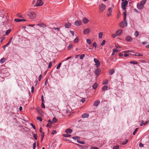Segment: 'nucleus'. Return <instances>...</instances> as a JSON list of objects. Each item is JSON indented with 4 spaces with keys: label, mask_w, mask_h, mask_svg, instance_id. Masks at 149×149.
Instances as JSON below:
<instances>
[{
    "label": "nucleus",
    "mask_w": 149,
    "mask_h": 149,
    "mask_svg": "<svg viewBox=\"0 0 149 149\" xmlns=\"http://www.w3.org/2000/svg\"><path fill=\"white\" fill-rule=\"evenodd\" d=\"M119 25L120 26L121 28H123L125 26V24L123 22H121Z\"/></svg>",
    "instance_id": "a211bd4d"
},
{
    "label": "nucleus",
    "mask_w": 149,
    "mask_h": 149,
    "mask_svg": "<svg viewBox=\"0 0 149 149\" xmlns=\"http://www.w3.org/2000/svg\"><path fill=\"white\" fill-rule=\"evenodd\" d=\"M42 77V75H40L39 77L38 80L39 81H40L41 80V79Z\"/></svg>",
    "instance_id": "13d9d810"
},
{
    "label": "nucleus",
    "mask_w": 149,
    "mask_h": 149,
    "mask_svg": "<svg viewBox=\"0 0 149 149\" xmlns=\"http://www.w3.org/2000/svg\"><path fill=\"white\" fill-rule=\"evenodd\" d=\"M91 31L90 29H86L84 30L83 33L84 34H88Z\"/></svg>",
    "instance_id": "39448f33"
},
{
    "label": "nucleus",
    "mask_w": 149,
    "mask_h": 149,
    "mask_svg": "<svg viewBox=\"0 0 149 149\" xmlns=\"http://www.w3.org/2000/svg\"><path fill=\"white\" fill-rule=\"evenodd\" d=\"M36 119H37L38 120H39V121L40 122L42 121V118L40 117H37Z\"/></svg>",
    "instance_id": "7c9ffc66"
},
{
    "label": "nucleus",
    "mask_w": 149,
    "mask_h": 149,
    "mask_svg": "<svg viewBox=\"0 0 149 149\" xmlns=\"http://www.w3.org/2000/svg\"><path fill=\"white\" fill-rule=\"evenodd\" d=\"M36 146V142H35L33 144V149H35Z\"/></svg>",
    "instance_id": "5fc2aeb1"
},
{
    "label": "nucleus",
    "mask_w": 149,
    "mask_h": 149,
    "mask_svg": "<svg viewBox=\"0 0 149 149\" xmlns=\"http://www.w3.org/2000/svg\"><path fill=\"white\" fill-rule=\"evenodd\" d=\"M105 41L104 40H103V41L101 43V45L102 46L103 45H104L105 44Z\"/></svg>",
    "instance_id": "09e8293b"
},
{
    "label": "nucleus",
    "mask_w": 149,
    "mask_h": 149,
    "mask_svg": "<svg viewBox=\"0 0 149 149\" xmlns=\"http://www.w3.org/2000/svg\"><path fill=\"white\" fill-rule=\"evenodd\" d=\"M33 136L34 137V138H35V139H36V140H37V135L36 134H33Z\"/></svg>",
    "instance_id": "052dcab7"
},
{
    "label": "nucleus",
    "mask_w": 149,
    "mask_h": 149,
    "mask_svg": "<svg viewBox=\"0 0 149 149\" xmlns=\"http://www.w3.org/2000/svg\"><path fill=\"white\" fill-rule=\"evenodd\" d=\"M30 125L34 129H35V127L33 124L31 123Z\"/></svg>",
    "instance_id": "338daca9"
},
{
    "label": "nucleus",
    "mask_w": 149,
    "mask_h": 149,
    "mask_svg": "<svg viewBox=\"0 0 149 149\" xmlns=\"http://www.w3.org/2000/svg\"><path fill=\"white\" fill-rule=\"evenodd\" d=\"M91 149H97V148L95 147H92L91 148Z\"/></svg>",
    "instance_id": "774afa93"
},
{
    "label": "nucleus",
    "mask_w": 149,
    "mask_h": 149,
    "mask_svg": "<svg viewBox=\"0 0 149 149\" xmlns=\"http://www.w3.org/2000/svg\"><path fill=\"white\" fill-rule=\"evenodd\" d=\"M37 25L41 27L45 28L47 26L46 25L43 23H40L38 24Z\"/></svg>",
    "instance_id": "0eeeda50"
},
{
    "label": "nucleus",
    "mask_w": 149,
    "mask_h": 149,
    "mask_svg": "<svg viewBox=\"0 0 149 149\" xmlns=\"http://www.w3.org/2000/svg\"><path fill=\"white\" fill-rule=\"evenodd\" d=\"M84 56H85V55L83 54L80 56V58L81 59H82L84 57Z\"/></svg>",
    "instance_id": "a19ab883"
},
{
    "label": "nucleus",
    "mask_w": 149,
    "mask_h": 149,
    "mask_svg": "<svg viewBox=\"0 0 149 149\" xmlns=\"http://www.w3.org/2000/svg\"><path fill=\"white\" fill-rule=\"evenodd\" d=\"M137 63L138 62L136 61H131V64H137Z\"/></svg>",
    "instance_id": "bb28decb"
},
{
    "label": "nucleus",
    "mask_w": 149,
    "mask_h": 149,
    "mask_svg": "<svg viewBox=\"0 0 149 149\" xmlns=\"http://www.w3.org/2000/svg\"><path fill=\"white\" fill-rule=\"evenodd\" d=\"M79 41V38L78 37L76 38L74 40V42L75 43H77Z\"/></svg>",
    "instance_id": "b1692460"
},
{
    "label": "nucleus",
    "mask_w": 149,
    "mask_h": 149,
    "mask_svg": "<svg viewBox=\"0 0 149 149\" xmlns=\"http://www.w3.org/2000/svg\"><path fill=\"white\" fill-rule=\"evenodd\" d=\"M86 42H87L88 44H91V40L90 39H87L86 40Z\"/></svg>",
    "instance_id": "a878e982"
},
{
    "label": "nucleus",
    "mask_w": 149,
    "mask_h": 149,
    "mask_svg": "<svg viewBox=\"0 0 149 149\" xmlns=\"http://www.w3.org/2000/svg\"><path fill=\"white\" fill-rule=\"evenodd\" d=\"M52 62H50V63H49V64L48 66V68H51V67L52 65Z\"/></svg>",
    "instance_id": "37998d69"
},
{
    "label": "nucleus",
    "mask_w": 149,
    "mask_h": 149,
    "mask_svg": "<svg viewBox=\"0 0 149 149\" xmlns=\"http://www.w3.org/2000/svg\"><path fill=\"white\" fill-rule=\"evenodd\" d=\"M56 130H54L52 131V133H51V134H56Z\"/></svg>",
    "instance_id": "8fccbe9b"
},
{
    "label": "nucleus",
    "mask_w": 149,
    "mask_h": 149,
    "mask_svg": "<svg viewBox=\"0 0 149 149\" xmlns=\"http://www.w3.org/2000/svg\"><path fill=\"white\" fill-rule=\"evenodd\" d=\"M34 90V87L33 86H32L31 88V92L32 93L33 92Z\"/></svg>",
    "instance_id": "680f3d73"
},
{
    "label": "nucleus",
    "mask_w": 149,
    "mask_h": 149,
    "mask_svg": "<svg viewBox=\"0 0 149 149\" xmlns=\"http://www.w3.org/2000/svg\"><path fill=\"white\" fill-rule=\"evenodd\" d=\"M100 72V70L99 68H97V69L95 70V73L96 75H98Z\"/></svg>",
    "instance_id": "ddd939ff"
},
{
    "label": "nucleus",
    "mask_w": 149,
    "mask_h": 149,
    "mask_svg": "<svg viewBox=\"0 0 149 149\" xmlns=\"http://www.w3.org/2000/svg\"><path fill=\"white\" fill-rule=\"evenodd\" d=\"M63 136L65 137H70L71 135L70 134H64L63 135Z\"/></svg>",
    "instance_id": "c9c22d12"
},
{
    "label": "nucleus",
    "mask_w": 149,
    "mask_h": 149,
    "mask_svg": "<svg viewBox=\"0 0 149 149\" xmlns=\"http://www.w3.org/2000/svg\"><path fill=\"white\" fill-rule=\"evenodd\" d=\"M131 55H134L136 56H143L142 54H140L139 53H138L136 52V53H135L134 54H132V51H131Z\"/></svg>",
    "instance_id": "9b49d317"
},
{
    "label": "nucleus",
    "mask_w": 149,
    "mask_h": 149,
    "mask_svg": "<svg viewBox=\"0 0 149 149\" xmlns=\"http://www.w3.org/2000/svg\"><path fill=\"white\" fill-rule=\"evenodd\" d=\"M122 30L120 29L116 31V34H117L118 36L120 35L122 33Z\"/></svg>",
    "instance_id": "1a4fd4ad"
},
{
    "label": "nucleus",
    "mask_w": 149,
    "mask_h": 149,
    "mask_svg": "<svg viewBox=\"0 0 149 149\" xmlns=\"http://www.w3.org/2000/svg\"><path fill=\"white\" fill-rule=\"evenodd\" d=\"M81 24V22L80 20H77L75 21L74 23L75 25L77 26H79Z\"/></svg>",
    "instance_id": "6e6552de"
},
{
    "label": "nucleus",
    "mask_w": 149,
    "mask_h": 149,
    "mask_svg": "<svg viewBox=\"0 0 149 149\" xmlns=\"http://www.w3.org/2000/svg\"><path fill=\"white\" fill-rule=\"evenodd\" d=\"M114 72V70L113 69L111 70H110L109 72V74L110 75H112Z\"/></svg>",
    "instance_id": "4be33fe9"
},
{
    "label": "nucleus",
    "mask_w": 149,
    "mask_h": 149,
    "mask_svg": "<svg viewBox=\"0 0 149 149\" xmlns=\"http://www.w3.org/2000/svg\"><path fill=\"white\" fill-rule=\"evenodd\" d=\"M94 62L95 63H97L99 62L98 60L96 58H95L94 59Z\"/></svg>",
    "instance_id": "58836bf2"
},
{
    "label": "nucleus",
    "mask_w": 149,
    "mask_h": 149,
    "mask_svg": "<svg viewBox=\"0 0 149 149\" xmlns=\"http://www.w3.org/2000/svg\"><path fill=\"white\" fill-rule=\"evenodd\" d=\"M139 32L137 31H136V32L134 33V36H135L136 37H137L139 35Z\"/></svg>",
    "instance_id": "4c0bfd02"
},
{
    "label": "nucleus",
    "mask_w": 149,
    "mask_h": 149,
    "mask_svg": "<svg viewBox=\"0 0 149 149\" xmlns=\"http://www.w3.org/2000/svg\"><path fill=\"white\" fill-rule=\"evenodd\" d=\"M128 3V1L127 0H125L123 2L121 3V8L123 10V11L124 10V12L126 13V7Z\"/></svg>",
    "instance_id": "f03ea898"
},
{
    "label": "nucleus",
    "mask_w": 149,
    "mask_h": 149,
    "mask_svg": "<svg viewBox=\"0 0 149 149\" xmlns=\"http://www.w3.org/2000/svg\"><path fill=\"white\" fill-rule=\"evenodd\" d=\"M146 0H143L141 1L140 4L144 6V5L145 4L146 2Z\"/></svg>",
    "instance_id": "aec40b11"
},
{
    "label": "nucleus",
    "mask_w": 149,
    "mask_h": 149,
    "mask_svg": "<svg viewBox=\"0 0 149 149\" xmlns=\"http://www.w3.org/2000/svg\"><path fill=\"white\" fill-rule=\"evenodd\" d=\"M144 124V121L143 120L142 121L141 124L140 125V126H141L143 124Z\"/></svg>",
    "instance_id": "0e129e2a"
},
{
    "label": "nucleus",
    "mask_w": 149,
    "mask_h": 149,
    "mask_svg": "<svg viewBox=\"0 0 149 149\" xmlns=\"http://www.w3.org/2000/svg\"><path fill=\"white\" fill-rule=\"evenodd\" d=\"M82 116L83 118H88L89 116V114L84 113L82 115Z\"/></svg>",
    "instance_id": "f3484780"
},
{
    "label": "nucleus",
    "mask_w": 149,
    "mask_h": 149,
    "mask_svg": "<svg viewBox=\"0 0 149 149\" xmlns=\"http://www.w3.org/2000/svg\"><path fill=\"white\" fill-rule=\"evenodd\" d=\"M72 45H69L68 47V49H70L72 47Z\"/></svg>",
    "instance_id": "6e6d98bb"
},
{
    "label": "nucleus",
    "mask_w": 149,
    "mask_h": 149,
    "mask_svg": "<svg viewBox=\"0 0 149 149\" xmlns=\"http://www.w3.org/2000/svg\"><path fill=\"white\" fill-rule=\"evenodd\" d=\"M144 7L141 4H138L137 5V8L139 9L142 10L143 8Z\"/></svg>",
    "instance_id": "9d476101"
},
{
    "label": "nucleus",
    "mask_w": 149,
    "mask_h": 149,
    "mask_svg": "<svg viewBox=\"0 0 149 149\" xmlns=\"http://www.w3.org/2000/svg\"><path fill=\"white\" fill-rule=\"evenodd\" d=\"M97 85L98 84L96 83L93 86V87L94 89H95L97 88Z\"/></svg>",
    "instance_id": "c85d7f7f"
},
{
    "label": "nucleus",
    "mask_w": 149,
    "mask_h": 149,
    "mask_svg": "<svg viewBox=\"0 0 149 149\" xmlns=\"http://www.w3.org/2000/svg\"><path fill=\"white\" fill-rule=\"evenodd\" d=\"M123 15L124 16L123 20L125 21V22L126 24V25L127 26V21L126 20V13L125 12H124L123 13Z\"/></svg>",
    "instance_id": "423d86ee"
},
{
    "label": "nucleus",
    "mask_w": 149,
    "mask_h": 149,
    "mask_svg": "<svg viewBox=\"0 0 149 149\" xmlns=\"http://www.w3.org/2000/svg\"><path fill=\"white\" fill-rule=\"evenodd\" d=\"M103 33L102 32L100 33L98 35L99 38H102V36Z\"/></svg>",
    "instance_id": "473e14b6"
},
{
    "label": "nucleus",
    "mask_w": 149,
    "mask_h": 149,
    "mask_svg": "<svg viewBox=\"0 0 149 149\" xmlns=\"http://www.w3.org/2000/svg\"><path fill=\"white\" fill-rule=\"evenodd\" d=\"M83 21L84 24H86L89 22L88 20L86 18L83 19Z\"/></svg>",
    "instance_id": "2eb2a0df"
},
{
    "label": "nucleus",
    "mask_w": 149,
    "mask_h": 149,
    "mask_svg": "<svg viewBox=\"0 0 149 149\" xmlns=\"http://www.w3.org/2000/svg\"><path fill=\"white\" fill-rule=\"evenodd\" d=\"M44 132H42V135H41V141H42L44 138Z\"/></svg>",
    "instance_id": "f704fd0d"
},
{
    "label": "nucleus",
    "mask_w": 149,
    "mask_h": 149,
    "mask_svg": "<svg viewBox=\"0 0 149 149\" xmlns=\"http://www.w3.org/2000/svg\"><path fill=\"white\" fill-rule=\"evenodd\" d=\"M77 142L80 144H84L85 143V142L84 141H81L79 140H77Z\"/></svg>",
    "instance_id": "393cba45"
},
{
    "label": "nucleus",
    "mask_w": 149,
    "mask_h": 149,
    "mask_svg": "<svg viewBox=\"0 0 149 149\" xmlns=\"http://www.w3.org/2000/svg\"><path fill=\"white\" fill-rule=\"evenodd\" d=\"M71 25L69 23H67L65 25V27L66 28H69L71 26Z\"/></svg>",
    "instance_id": "6ab92c4d"
},
{
    "label": "nucleus",
    "mask_w": 149,
    "mask_h": 149,
    "mask_svg": "<svg viewBox=\"0 0 149 149\" xmlns=\"http://www.w3.org/2000/svg\"><path fill=\"white\" fill-rule=\"evenodd\" d=\"M108 88V86L107 85H105L102 88V90L103 91H104L107 90Z\"/></svg>",
    "instance_id": "4468645a"
},
{
    "label": "nucleus",
    "mask_w": 149,
    "mask_h": 149,
    "mask_svg": "<svg viewBox=\"0 0 149 149\" xmlns=\"http://www.w3.org/2000/svg\"><path fill=\"white\" fill-rule=\"evenodd\" d=\"M72 139H74V140H76L77 139H80V138L78 136H73L72 137Z\"/></svg>",
    "instance_id": "2f4dec72"
},
{
    "label": "nucleus",
    "mask_w": 149,
    "mask_h": 149,
    "mask_svg": "<svg viewBox=\"0 0 149 149\" xmlns=\"http://www.w3.org/2000/svg\"><path fill=\"white\" fill-rule=\"evenodd\" d=\"M108 80H106L104 81L103 82V84H107L108 82Z\"/></svg>",
    "instance_id": "79ce46f5"
},
{
    "label": "nucleus",
    "mask_w": 149,
    "mask_h": 149,
    "mask_svg": "<svg viewBox=\"0 0 149 149\" xmlns=\"http://www.w3.org/2000/svg\"><path fill=\"white\" fill-rule=\"evenodd\" d=\"M42 0H37L36 5L34 6V7L41 6L43 5L44 3L42 1Z\"/></svg>",
    "instance_id": "20e7f679"
},
{
    "label": "nucleus",
    "mask_w": 149,
    "mask_h": 149,
    "mask_svg": "<svg viewBox=\"0 0 149 149\" xmlns=\"http://www.w3.org/2000/svg\"><path fill=\"white\" fill-rule=\"evenodd\" d=\"M14 21L16 22H21V19H14Z\"/></svg>",
    "instance_id": "72a5a7b5"
},
{
    "label": "nucleus",
    "mask_w": 149,
    "mask_h": 149,
    "mask_svg": "<svg viewBox=\"0 0 149 149\" xmlns=\"http://www.w3.org/2000/svg\"><path fill=\"white\" fill-rule=\"evenodd\" d=\"M57 121V119L55 117H54L52 119V121L54 123H56V122Z\"/></svg>",
    "instance_id": "e433bc0d"
},
{
    "label": "nucleus",
    "mask_w": 149,
    "mask_h": 149,
    "mask_svg": "<svg viewBox=\"0 0 149 149\" xmlns=\"http://www.w3.org/2000/svg\"><path fill=\"white\" fill-rule=\"evenodd\" d=\"M96 65L97 67H98L100 65V63L99 62L98 63H96Z\"/></svg>",
    "instance_id": "bf43d9fd"
},
{
    "label": "nucleus",
    "mask_w": 149,
    "mask_h": 149,
    "mask_svg": "<svg viewBox=\"0 0 149 149\" xmlns=\"http://www.w3.org/2000/svg\"><path fill=\"white\" fill-rule=\"evenodd\" d=\"M61 63H59L58 65H57V67H56V68L57 69H58L60 68L61 65Z\"/></svg>",
    "instance_id": "c03bdc74"
},
{
    "label": "nucleus",
    "mask_w": 149,
    "mask_h": 149,
    "mask_svg": "<svg viewBox=\"0 0 149 149\" xmlns=\"http://www.w3.org/2000/svg\"><path fill=\"white\" fill-rule=\"evenodd\" d=\"M72 130L70 129H68L65 131V132L67 134H70L72 132Z\"/></svg>",
    "instance_id": "f8f14e48"
},
{
    "label": "nucleus",
    "mask_w": 149,
    "mask_h": 149,
    "mask_svg": "<svg viewBox=\"0 0 149 149\" xmlns=\"http://www.w3.org/2000/svg\"><path fill=\"white\" fill-rule=\"evenodd\" d=\"M117 35V34H113L112 35V36L113 37V38H115V37H116Z\"/></svg>",
    "instance_id": "4d7b16f0"
},
{
    "label": "nucleus",
    "mask_w": 149,
    "mask_h": 149,
    "mask_svg": "<svg viewBox=\"0 0 149 149\" xmlns=\"http://www.w3.org/2000/svg\"><path fill=\"white\" fill-rule=\"evenodd\" d=\"M51 126H52V125H51V124H49V123H48V124L46 126H47V127H51Z\"/></svg>",
    "instance_id": "69168bd1"
},
{
    "label": "nucleus",
    "mask_w": 149,
    "mask_h": 149,
    "mask_svg": "<svg viewBox=\"0 0 149 149\" xmlns=\"http://www.w3.org/2000/svg\"><path fill=\"white\" fill-rule=\"evenodd\" d=\"M126 40L128 41H130V36H127L125 38Z\"/></svg>",
    "instance_id": "5701e85b"
},
{
    "label": "nucleus",
    "mask_w": 149,
    "mask_h": 149,
    "mask_svg": "<svg viewBox=\"0 0 149 149\" xmlns=\"http://www.w3.org/2000/svg\"><path fill=\"white\" fill-rule=\"evenodd\" d=\"M138 128H136L135 129V130H134V131L133 132V135H135V134H136V132H137V131L138 130Z\"/></svg>",
    "instance_id": "cd10ccee"
},
{
    "label": "nucleus",
    "mask_w": 149,
    "mask_h": 149,
    "mask_svg": "<svg viewBox=\"0 0 149 149\" xmlns=\"http://www.w3.org/2000/svg\"><path fill=\"white\" fill-rule=\"evenodd\" d=\"M112 9L111 8H109L108 9V12L110 14L112 13Z\"/></svg>",
    "instance_id": "c756f323"
},
{
    "label": "nucleus",
    "mask_w": 149,
    "mask_h": 149,
    "mask_svg": "<svg viewBox=\"0 0 149 149\" xmlns=\"http://www.w3.org/2000/svg\"><path fill=\"white\" fill-rule=\"evenodd\" d=\"M10 31L11 30L10 29L7 30L5 33L6 34V35H8L10 32Z\"/></svg>",
    "instance_id": "ea45409f"
},
{
    "label": "nucleus",
    "mask_w": 149,
    "mask_h": 149,
    "mask_svg": "<svg viewBox=\"0 0 149 149\" xmlns=\"http://www.w3.org/2000/svg\"><path fill=\"white\" fill-rule=\"evenodd\" d=\"M118 50L116 48L113 49V51L114 52H117L118 51Z\"/></svg>",
    "instance_id": "603ef678"
},
{
    "label": "nucleus",
    "mask_w": 149,
    "mask_h": 149,
    "mask_svg": "<svg viewBox=\"0 0 149 149\" xmlns=\"http://www.w3.org/2000/svg\"><path fill=\"white\" fill-rule=\"evenodd\" d=\"M17 16L20 18H22V15L20 13H18L17 14Z\"/></svg>",
    "instance_id": "49530a36"
},
{
    "label": "nucleus",
    "mask_w": 149,
    "mask_h": 149,
    "mask_svg": "<svg viewBox=\"0 0 149 149\" xmlns=\"http://www.w3.org/2000/svg\"><path fill=\"white\" fill-rule=\"evenodd\" d=\"M97 45L96 42H94L93 44V46L95 47H97Z\"/></svg>",
    "instance_id": "864d4df0"
},
{
    "label": "nucleus",
    "mask_w": 149,
    "mask_h": 149,
    "mask_svg": "<svg viewBox=\"0 0 149 149\" xmlns=\"http://www.w3.org/2000/svg\"><path fill=\"white\" fill-rule=\"evenodd\" d=\"M5 61V58H2L0 60V63H3Z\"/></svg>",
    "instance_id": "412c9836"
},
{
    "label": "nucleus",
    "mask_w": 149,
    "mask_h": 149,
    "mask_svg": "<svg viewBox=\"0 0 149 149\" xmlns=\"http://www.w3.org/2000/svg\"><path fill=\"white\" fill-rule=\"evenodd\" d=\"M41 107L43 108H45V107L44 104L43 103V102H42L41 104Z\"/></svg>",
    "instance_id": "3c124183"
},
{
    "label": "nucleus",
    "mask_w": 149,
    "mask_h": 149,
    "mask_svg": "<svg viewBox=\"0 0 149 149\" xmlns=\"http://www.w3.org/2000/svg\"><path fill=\"white\" fill-rule=\"evenodd\" d=\"M105 5L102 3L99 5V10L100 12H103L105 9Z\"/></svg>",
    "instance_id": "7ed1b4c3"
},
{
    "label": "nucleus",
    "mask_w": 149,
    "mask_h": 149,
    "mask_svg": "<svg viewBox=\"0 0 149 149\" xmlns=\"http://www.w3.org/2000/svg\"><path fill=\"white\" fill-rule=\"evenodd\" d=\"M128 140H126L125 141H123L122 143L123 145H125L128 142Z\"/></svg>",
    "instance_id": "de8ad7c7"
},
{
    "label": "nucleus",
    "mask_w": 149,
    "mask_h": 149,
    "mask_svg": "<svg viewBox=\"0 0 149 149\" xmlns=\"http://www.w3.org/2000/svg\"><path fill=\"white\" fill-rule=\"evenodd\" d=\"M139 146L140 147H143V144H142L141 143H140L139 144Z\"/></svg>",
    "instance_id": "e2e57ef3"
},
{
    "label": "nucleus",
    "mask_w": 149,
    "mask_h": 149,
    "mask_svg": "<svg viewBox=\"0 0 149 149\" xmlns=\"http://www.w3.org/2000/svg\"><path fill=\"white\" fill-rule=\"evenodd\" d=\"M119 146L117 145V146H114L113 149H118L119 148Z\"/></svg>",
    "instance_id": "a18cd8bd"
},
{
    "label": "nucleus",
    "mask_w": 149,
    "mask_h": 149,
    "mask_svg": "<svg viewBox=\"0 0 149 149\" xmlns=\"http://www.w3.org/2000/svg\"><path fill=\"white\" fill-rule=\"evenodd\" d=\"M100 103V101H95L94 103V105L95 106L97 107L98 106Z\"/></svg>",
    "instance_id": "dca6fc26"
},
{
    "label": "nucleus",
    "mask_w": 149,
    "mask_h": 149,
    "mask_svg": "<svg viewBox=\"0 0 149 149\" xmlns=\"http://www.w3.org/2000/svg\"><path fill=\"white\" fill-rule=\"evenodd\" d=\"M27 15L31 19H35L36 17V13L33 11L28 12Z\"/></svg>",
    "instance_id": "f257e3e1"
}]
</instances>
